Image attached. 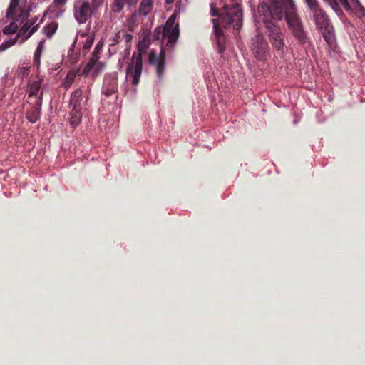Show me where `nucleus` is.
<instances>
[{
  "instance_id": "nucleus-25",
  "label": "nucleus",
  "mask_w": 365,
  "mask_h": 365,
  "mask_svg": "<svg viewBox=\"0 0 365 365\" xmlns=\"http://www.w3.org/2000/svg\"><path fill=\"white\" fill-rule=\"evenodd\" d=\"M71 124L76 126L81 123L82 113L81 109L72 108L71 111Z\"/></svg>"
},
{
  "instance_id": "nucleus-23",
  "label": "nucleus",
  "mask_w": 365,
  "mask_h": 365,
  "mask_svg": "<svg viewBox=\"0 0 365 365\" xmlns=\"http://www.w3.org/2000/svg\"><path fill=\"white\" fill-rule=\"evenodd\" d=\"M353 6L354 14L357 17L362 19L365 17V8L362 6L359 0H351Z\"/></svg>"
},
{
  "instance_id": "nucleus-30",
  "label": "nucleus",
  "mask_w": 365,
  "mask_h": 365,
  "mask_svg": "<svg viewBox=\"0 0 365 365\" xmlns=\"http://www.w3.org/2000/svg\"><path fill=\"white\" fill-rule=\"evenodd\" d=\"M319 29L322 31L325 29H327L328 27L329 26H333L331 22V20L329 19V16H327L326 18V19H324V20H323L322 21H321L320 23H319V25H317Z\"/></svg>"
},
{
  "instance_id": "nucleus-14",
  "label": "nucleus",
  "mask_w": 365,
  "mask_h": 365,
  "mask_svg": "<svg viewBox=\"0 0 365 365\" xmlns=\"http://www.w3.org/2000/svg\"><path fill=\"white\" fill-rule=\"evenodd\" d=\"M67 0H53L48 8V13L51 18L58 19L63 16L66 11Z\"/></svg>"
},
{
  "instance_id": "nucleus-35",
  "label": "nucleus",
  "mask_w": 365,
  "mask_h": 365,
  "mask_svg": "<svg viewBox=\"0 0 365 365\" xmlns=\"http://www.w3.org/2000/svg\"><path fill=\"white\" fill-rule=\"evenodd\" d=\"M29 73V68L21 67V68H19V75H20V74H21L23 76L28 75Z\"/></svg>"
},
{
  "instance_id": "nucleus-38",
  "label": "nucleus",
  "mask_w": 365,
  "mask_h": 365,
  "mask_svg": "<svg viewBox=\"0 0 365 365\" xmlns=\"http://www.w3.org/2000/svg\"><path fill=\"white\" fill-rule=\"evenodd\" d=\"M174 0H165L166 4H172Z\"/></svg>"
},
{
  "instance_id": "nucleus-19",
  "label": "nucleus",
  "mask_w": 365,
  "mask_h": 365,
  "mask_svg": "<svg viewBox=\"0 0 365 365\" xmlns=\"http://www.w3.org/2000/svg\"><path fill=\"white\" fill-rule=\"evenodd\" d=\"M81 37L83 38L84 40L82 42V53L83 55H86L90 51L94 40H95V34L94 32H90L88 34L82 33L80 35Z\"/></svg>"
},
{
  "instance_id": "nucleus-8",
  "label": "nucleus",
  "mask_w": 365,
  "mask_h": 365,
  "mask_svg": "<svg viewBox=\"0 0 365 365\" xmlns=\"http://www.w3.org/2000/svg\"><path fill=\"white\" fill-rule=\"evenodd\" d=\"M31 11L27 0H11L6 17L15 21H24L29 17Z\"/></svg>"
},
{
  "instance_id": "nucleus-26",
  "label": "nucleus",
  "mask_w": 365,
  "mask_h": 365,
  "mask_svg": "<svg viewBox=\"0 0 365 365\" xmlns=\"http://www.w3.org/2000/svg\"><path fill=\"white\" fill-rule=\"evenodd\" d=\"M44 46V41H41L35 51L34 55V63L36 66H39L40 64V58L41 55V52L43 49Z\"/></svg>"
},
{
  "instance_id": "nucleus-1",
  "label": "nucleus",
  "mask_w": 365,
  "mask_h": 365,
  "mask_svg": "<svg viewBox=\"0 0 365 365\" xmlns=\"http://www.w3.org/2000/svg\"><path fill=\"white\" fill-rule=\"evenodd\" d=\"M210 15L217 16L212 19V21L217 48L219 53H222L225 45L223 29L232 27L238 30L242 25V11L237 4L230 6L225 4L220 11L211 4Z\"/></svg>"
},
{
  "instance_id": "nucleus-13",
  "label": "nucleus",
  "mask_w": 365,
  "mask_h": 365,
  "mask_svg": "<svg viewBox=\"0 0 365 365\" xmlns=\"http://www.w3.org/2000/svg\"><path fill=\"white\" fill-rule=\"evenodd\" d=\"M37 21V17L26 21L21 27L16 36L15 38H16V41L18 38H21L20 43H23L26 40L31 36V35L35 33L38 28L39 23L36 24Z\"/></svg>"
},
{
  "instance_id": "nucleus-29",
  "label": "nucleus",
  "mask_w": 365,
  "mask_h": 365,
  "mask_svg": "<svg viewBox=\"0 0 365 365\" xmlns=\"http://www.w3.org/2000/svg\"><path fill=\"white\" fill-rule=\"evenodd\" d=\"M309 11L320 6L318 0H304Z\"/></svg>"
},
{
  "instance_id": "nucleus-32",
  "label": "nucleus",
  "mask_w": 365,
  "mask_h": 365,
  "mask_svg": "<svg viewBox=\"0 0 365 365\" xmlns=\"http://www.w3.org/2000/svg\"><path fill=\"white\" fill-rule=\"evenodd\" d=\"M45 29L47 36H51L56 32L57 29V25L55 24H50L46 28H45Z\"/></svg>"
},
{
  "instance_id": "nucleus-27",
  "label": "nucleus",
  "mask_w": 365,
  "mask_h": 365,
  "mask_svg": "<svg viewBox=\"0 0 365 365\" xmlns=\"http://www.w3.org/2000/svg\"><path fill=\"white\" fill-rule=\"evenodd\" d=\"M19 28L16 21H14L10 24L6 26L3 29V33L4 34H11L15 33Z\"/></svg>"
},
{
  "instance_id": "nucleus-36",
  "label": "nucleus",
  "mask_w": 365,
  "mask_h": 365,
  "mask_svg": "<svg viewBox=\"0 0 365 365\" xmlns=\"http://www.w3.org/2000/svg\"><path fill=\"white\" fill-rule=\"evenodd\" d=\"M103 46L104 42L103 41V40H100L95 46V48L98 49V51H103Z\"/></svg>"
},
{
  "instance_id": "nucleus-6",
  "label": "nucleus",
  "mask_w": 365,
  "mask_h": 365,
  "mask_svg": "<svg viewBox=\"0 0 365 365\" xmlns=\"http://www.w3.org/2000/svg\"><path fill=\"white\" fill-rule=\"evenodd\" d=\"M103 0H76L74 3V16L79 24L86 23L103 5Z\"/></svg>"
},
{
  "instance_id": "nucleus-3",
  "label": "nucleus",
  "mask_w": 365,
  "mask_h": 365,
  "mask_svg": "<svg viewBox=\"0 0 365 365\" xmlns=\"http://www.w3.org/2000/svg\"><path fill=\"white\" fill-rule=\"evenodd\" d=\"M150 39L148 37L143 38L138 43L139 52L133 53L130 62L126 68V78L131 81L133 86L138 84L143 70L142 52H145L149 47Z\"/></svg>"
},
{
  "instance_id": "nucleus-17",
  "label": "nucleus",
  "mask_w": 365,
  "mask_h": 365,
  "mask_svg": "<svg viewBox=\"0 0 365 365\" xmlns=\"http://www.w3.org/2000/svg\"><path fill=\"white\" fill-rule=\"evenodd\" d=\"M29 99L31 103L34 101L39 97L40 94H43L41 89V82L40 80L30 81L28 85Z\"/></svg>"
},
{
  "instance_id": "nucleus-37",
  "label": "nucleus",
  "mask_w": 365,
  "mask_h": 365,
  "mask_svg": "<svg viewBox=\"0 0 365 365\" xmlns=\"http://www.w3.org/2000/svg\"><path fill=\"white\" fill-rule=\"evenodd\" d=\"M73 76H74L72 75V76L71 77L69 73L67 75L66 81V84L67 85V86H70L72 84Z\"/></svg>"
},
{
  "instance_id": "nucleus-28",
  "label": "nucleus",
  "mask_w": 365,
  "mask_h": 365,
  "mask_svg": "<svg viewBox=\"0 0 365 365\" xmlns=\"http://www.w3.org/2000/svg\"><path fill=\"white\" fill-rule=\"evenodd\" d=\"M17 42L16 38H14L11 39H9L8 41H6L0 44V52H3L10 48L11 46H14Z\"/></svg>"
},
{
  "instance_id": "nucleus-39",
  "label": "nucleus",
  "mask_w": 365,
  "mask_h": 365,
  "mask_svg": "<svg viewBox=\"0 0 365 365\" xmlns=\"http://www.w3.org/2000/svg\"><path fill=\"white\" fill-rule=\"evenodd\" d=\"M76 41H77V38H75L73 43V46L76 43Z\"/></svg>"
},
{
  "instance_id": "nucleus-33",
  "label": "nucleus",
  "mask_w": 365,
  "mask_h": 365,
  "mask_svg": "<svg viewBox=\"0 0 365 365\" xmlns=\"http://www.w3.org/2000/svg\"><path fill=\"white\" fill-rule=\"evenodd\" d=\"M121 38V34L120 32L115 34V36L110 38V41H111L110 46H113L115 43H118L120 39Z\"/></svg>"
},
{
  "instance_id": "nucleus-15",
  "label": "nucleus",
  "mask_w": 365,
  "mask_h": 365,
  "mask_svg": "<svg viewBox=\"0 0 365 365\" xmlns=\"http://www.w3.org/2000/svg\"><path fill=\"white\" fill-rule=\"evenodd\" d=\"M34 104L31 110L26 113V117L31 123H36L41 116V110L42 106V93L40 94L39 97L32 103Z\"/></svg>"
},
{
  "instance_id": "nucleus-10",
  "label": "nucleus",
  "mask_w": 365,
  "mask_h": 365,
  "mask_svg": "<svg viewBox=\"0 0 365 365\" xmlns=\"http://www.w3.org/2000/svg\"><path fill=\"white\" fill-rule=\"evenodd\" d=\"M153 6V0H141L138 9L131 14L128 21L129 25L133 26L137 25L140 21V17L147 16L151 12Z\"/></svg>"
},
{
  "instance_id": "nucleus-9",
  "label": "nucleus",
  "mask_w": 365,
  "mask_h": 365,
  "mask_svg": "<svg viewBox=\"0 0 365 365\" xmlns=\"http://www.w3.org/2000/svg\"><path fill=\"white\" fill-rule=\"evenodd\" d=\"M252 52L259 61H264L269 53V47L264 37L257 34L252 40Z\"/></svg>"
},
{
  "instance_id": "nucleus-4",
  "label": "nucleus",
  "mask_w": 365,
  "mask_h": 365,
  "mask_svg": "<svg viewBox=\"0 0 365 365\" xmlns=\"http://www.w3.org/2000/svg\"><path fill=\"white\" fill-rule=\"evenodd\" d=\"M292 34L301 45L308 42V37L304 31L302 19L297 8L284 12V17Z\"/></svg>"
},
{
  "instance_id": "nucleus-16",
  "label": "nucleus",
  "mask_w": 365,
  "mask_h": 365,
  "mask_svg": "<svg viewBox=\"0 0 365 365\" xmlns=\"http://www.w3.org/2000/svg\"><path fill=\"white\" fill-rule=\"evenodd\" d=\"M102 91L106 96H110L117 92V78L115 76L108 75L106 76Z\"/></svg>"
},
{
  "instance_id": "nucleus-21",
  "label": "nucleus",
  "mask_w": 365,
  "mask_h": 365,
  "mask_svg": "<svg viewBox=\"0 0 365 365\" xmlns=\"http://www.w3.org/2000/svg\"><path fill=\"white\" fill-rule=\"evenodd\" d=\"M311 13L313 14V19L316 24V25H319V23L326 19V18L328 16L327 13L322 9L321 6H318L317 8H315L314 9L310 11Z\"/></svg>"
},
{
  "instance_id": "nucleus-12",
  "label": "nucleus",
  "mask_w": 365,
  "mask_h": 365,
  "mask_svg": "<svg viewBox=\"0 0 365 365\" xmlns=\"http://www.w3.org/2000/svg\"><path fill=\"white\" fill-rule=\"evenodd\" d=\"M101 53L102 51H98V49L94 48L91 58L83 68V72L85 75L92 74L93 76H95L102 69L103 64L98 61Z\"/></svg>"
},
{
  "instance_id": "nucleus-22",
  "label": "nucleus",
  "mask_w": 365,
  "mask_h": 365,
  "mask_svg": "<svg viewBox=\"0 0 365 365\" xmlns=\"http://www.w3.org/2000/svg\"><path fill=\"white\" fill-rule=\"evenodd\" d=\"M322 31V34L329 45H333L335 41V34L334 26H329Z\"/></svg>"
},
{
  "instance_id": "nucleus-18",
  "label": "nucleus",
  "mask_w": 365,
  "mask_h": 365,
  "mask_svg": "<svg viewBox=\"0 0 365 365\" xmlns=\"http://www.w3.org/2000/svg\"><path fill=\"white\" fill-rule=\"evenodd\" d=\"M138 0H113L111 6L110 11L115 14H120L125 6L131 8L137 4Z\"/></svg>"
},
{
  "instance_id": "nucleus-2",
  "label": "nucleus",
  "mask_w": 365,
  "mask_h": 365,
  "mask_svg": "<svg viewBox=\"0 0 365 365\" xmlns=\"http://www.w3.org/2000/svg\"><path fill=\"white\" fill-rule=\"evenodd\" d=\"M270 4L262 2L259 5L258 11L264 18H271L280 21L284 17V12L297 7L294 0H269Z\"/></svg>"
},
{
  "instance_id": "nucleus-11",
  "label": "nucleus",
  "mask_w": 365,
  "mask_h": 365,
  "mask_svg": "<svg viewBox=\"0 0 365 365\" xmlns=\"http://www.w3.org/2000/svg\"><path fill=\"white\" fill-rule=\"evenodd\" d=\"M165 51L163 48H160L159 54L153 51H150L148 54V62L155 66L156 74L159 79L163 77L165 72Z\"/></svg>"
},
{
  "instance_id": "nucleus-20",
  "label": "nucleus",
  "mask_w": 365,
  "mask_h": 365,
  "mask_svg": "<svg viewBox=\"0 0 365 365\" xmlns=\"http://www.w3.org/2000/svg\"><path fill=\"white\" fill-rule=\"evenodd\" d=\"M70 106L71 108L83 109V102L82 99V91L81 89H77L72 93L71 96Z\"/></svg>"
},
{
  "instance_id": "nucleus-7",
  "label": "nucleus",
  "mask_w": 365,
  "mask_h": 365,
  "mask_svg": "<svg viewBox=\"0 0 365 365\" xmlns=\"http://www.w3.org/2000/svg\"><path fill=\"white\" fill-rule=\"evenodd\" d=\"M271 18H264L267 36L272 47L277 51H283L285 46L284 34L281 28Z\"/></svg>"
},
{
  "instance_id": "nucleus-5",
  "label": "nucleus",
  "mask_w": 365,
  "mask_h": 365,
  "mask_svg": "<svg viewBox=\"0 0 365 365\" xmlns=\"http://www.w3.org/2000/svg\"><path fill=\"white\" fill-rule=\"evenodd\" d=\"M176 14H172L167 20L163 28H157L154 36L157 39L166 40V48L172 49L177 41L179 34V24L175 22Z\"/></svg>"
},
{
  "instance_id": "nucleus-31",
  "label": "nucleus",
  "mask_w": 365,
  "mask_h": 365,
  "mask_svg": "<svg viewBox=\"0 0 365 365\" xmlns=\"http://www.w3.org/2000/svg\"><path fill=\"white\" fill-rule=\"evenodd\" d=\"M339 4H341L344 9L350 14H354L353 7L350 5L347 0H336Z\"/></svg>"
},
{
  "instance_id": "nucleus-34",
  "label": "nucleus",
  "mask_w": 365,
  "mask_h": 365,
  "mask_svg": "<svg viewBox=\"0 0 365 365\" xmlns=\"http://www.w3.org/2000/svg\"><path fill=\"white\" fill-rule=\"evenodd\" d=\"M121 37L127 44L130 43L133 39V35L128 33H123Z\"/></svg>"
},
{
  "instance_id": "nucleus-24",
  "label": "nucleus",
  "mask_w": 365,
  "mask_h": 365,
  "mask_svg": "<svg viewBox=\"0 0 365 365\" xmlns=\"http://www.w3.org/2000/svg\"><path fill=\"white\" fill-rule=\"evenodd\" d=\"M326 3H327L330 7L334 10L336 14L342 19L344 16V13L341 8L339 6V4L336 0H323Z\"/></svg>"
}]
</instances>
